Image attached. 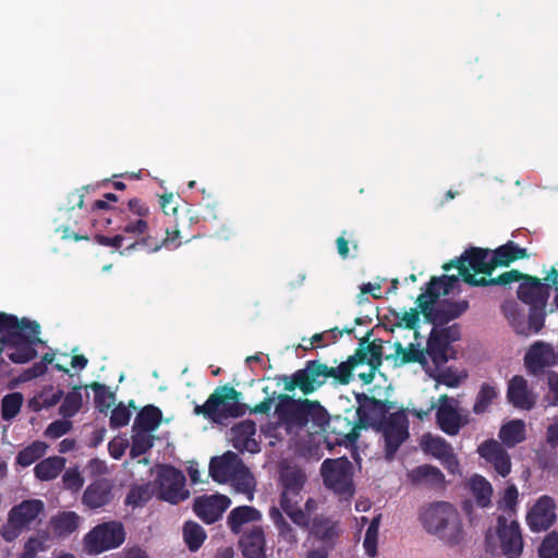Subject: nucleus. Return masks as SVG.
Here are the masks:
<instances>
[{"label": "nucleus", "mask_w": 558, "mask_h": 558, "mask_svg": "<svg viewBox=\"0 0 558 558\" xmlns=\"http://www.w3.org/2000/svg\"><path fill=\"white\" fill-rule=\"evenodd\" d=\"M354 367L345 360L337 367H329L318 360L306 361L305 366L292 375L277 376L278 384L283 383V389L292 392L295 389L304 396H308L324 386L328 378L335 379L340 385H348L353 376Z\"/></svg>", "instance_id": "1"}, {"label": "nucleus", "mask_w": 558, "mask_h": 558, "mask_svg": "<svg viewBox=\"0 0 558 558\" xmlns=\"http://www.w3.org/2000/svg\"><path fill=\"white\" fill-rule=\"evenodd\" d=\"M277 399L275 414L287 430H301L311 424V428L317 432L324 426L326 409L319 401L307 398L294 399L287 393L278 395Z\"/></svg>", "instance_id": "2"}, {"label": "nucleus", "mask_w": 558, "mask_h": 558, "mask_svg": "<svg viewBox=\"0 0 558 558\" xmlns=\"http://www.w3.org/2000/svg\"><path fill=\"white\" fill-rule=\"evenodd\" d=\"M420 520L424 529L434 535H439L453 546L463 539V526L459 512L447 501H435L422 508Z\"/></svg>", "instance_id": "3"}, {"label": "nucleus", "mask_w": 558, "mask_h": 558, "mask_svg": "<svg viewBox=\"0 0 558 558\" xmlns=\"http://www.w3.org/2000/svg\"><path fill=\"white\" fill-rule=\"evenodd\" d=\"M241 392L230 385L217 387L202 405H195L194 414L213 422L243 416L248 407L240 402Z\"/></svg>", "instance_id": "4"}, {"label": "nucleus", "mask_w": 558, "mask_h": 558, "mask_svg": "<svg viewBox=\"0 0 558 558\" xmlns=\"http://www.w3.org/2000/svg\"><path fill=\"white\" fill-rule=\"evenodd\" d=\"M325 487L332 490L341 500H349L355 493L353 465L347 457L326 459L320 465Z\"/></svg>", "instance_id": "5"}, {"label": "nucleus", "mask_w": 558, "mask_h": 558, "mask_svg": "<svg viewBox=\"0 0 558 558\" xmlns=\"http://www.w3.org/2000/svg\"><path fill=\"white\" fill-rule=\"evenodd\" d=\"M45 510L40 499H27L11 508L8 521L0 529V535L5 542L15 541L33 521Z\"/></svg>", "instance_id": "6"}, {"label": "nucleus", "mask_w": 558, "mask_h": 558, "mask_svg": "<svg viewBox=\"0 0 558 558\" xmlns=\"http://www.w3.org/2000/svg\"><path fill=\"white\" fill-rule=\"evenodd\" d=\"M125 541V530L119 521H108L94 526L84 537V547L89 555L118 548Z\"/></svg>", "instance_id": "7"}, {"label": "nucleus", "mask_w": 558, "mask_h": 558, "mask_svg": "<svg viewBox=\"0 0 558 558\" xmlns=\"http://www.w3.org/2000/svg\"><path fill=\"white\" fill-rule=\"evenodd\" d=\"M209 474L218 483L236 480L241 476L243 490L246 493H252L253 490L254 478L250 475L248 470L239 456L232 451H228L221 457L213 458L209 463Z\"/></svg>", "instance_id": "8"}, {"label": "nucleus", "mask_w": 558, "mask_h": 558, "mask_svg": "<svg viewBox=\"0 0 558 558\" xmlns=\"http://www.w3.org/2000/svg\"><path fill=\"white\" fill-rule=\"evenodd\" d=\"M545 307L546 305L530 306L527 319L513 300L504 302L501 311L518 335L530 336L543 329L546 317Z\"/></svg>", "instance_id": "9"}, {"label": "nucleus", "mask_w": 558, "mask_h": 558, "mask_svg": "<svg viewBox=\"0 0 558 558\" xmlns=\"http://www.w3.org/2000/svg\"><path fill=\"white\" fill-rule=\"evenodd\" d=\"M325 420L324 426L319 427L318 430L325 433V441L328 449H332L336 446H344L347 448L355 446L362 429L357 428V421L354 422L342 415L330 416L327 411Z\"/></svg>", "instance_id": "10"}, {"label": "nucleus", "mask_w": 558, "mask_h": 558, "mask_svg": "<svg viewBox=\"0 0 558 558\" xmlns=\"http://www.w3.org/2000/svg\"><path fill=\"white\" fill-rule=\"evenodd\" d=\"M385 441V457L392 460L401 445L409 438V420L403 410L390 413L376 429Z\"/></svg>", "instance_id": "11"}, {"label": "nucleus", "mask_w": 558, "mask_h": 558, "mask_svg": "<svg viewBox=\"0 0 558 558\" xmlns=\"http://www.w3.org/2000/svg\"><path fill=\"white\" fill-rule=\"evenodd\" d=\"M359 404L356 409L357 428L365 429L372 427L376 429L387 420L390 410L396 408V403L390 400H379L365 393L355 396Z\"/></svg>", "instance_id": "12"}, {"label": "nucleus", "mask_w": 558, "mask_h": 558, "mask_svg": "<svg viewBox=\"0 0 558 558\" xmlns=\"http://www.w3.org/2000/svg\"><path fill=\"white\" fill-rule=\"evenodd\" d=\"M416 304L421 310L424 318L434 325L439 327L449 322L460 317L469 308V302L466 300L450 302L444 301L438 305L430 304V301H426V295H418Z\"/></svg>", "instance_id": "13"}, {"label": "nucleus", "mask_w": 558, "mask_h": 558, "mask_svg": "<svg viewBox=\"0 0 558 558\" xmlns=\"http://www.w3.org/2000/svg\"><path fill=\"white\" fill-rule=\"evenodd\" d=\"M490 256L489 248L470 247L465 250L459 258L446 263L442 268L446 271L451 268H457L461 277L464 270H466L468 274H471V270H473L474 276L476 274H483L490 277L494 271Z\"/></svg>", "instance_id": "14"}, {"label": "nucleus", "mask_w": 558, "mask_h": 558, "mask_svg": "<svg viewBox=\"0 0 558 558\" xmlns=\"http://www.w3.org/2000/svg\"><path fill=\"white\" fill-rule=\"evenodd\" d=\"M185 481L182 471L169 464L162 465L156 480L160 498L174 505L186 499L190 493L184 489Z\"/></svg>", "instance_id": "15"}, {"label": "nucleus", "mask_w": 558, "mask_h": 558, "mask_svg": "<svg viewBox=\"0 0 558 558\" xmlns=\"http://www.w3.org/2000/svg\"><path fill=\"white\" fill-rule=\"evenodd\" d=\"M40 332V326L37 322L22 318L21 320L11 314L0 312V333L3 335L4 341L19 340H40L37 336Z\"/></svg>", "instance_id": "16"}, {"label": "nucleus", "mask_w": 558, "mask_h": 558, "mask_svg": "<svg viewBox=\"0 0 558 558\" xmlns=\"http://www.w3.org/2000/svg\"><path fill=\"white\" fill-rule=\"evenodd\" d=\"M496 535L504 555L515 558L522 555L524 543L520 524L517 520L509 522L505 515H498L496 520Z\"/></svg>", "instance_id": "17"}, {"label": "nucleus", "mask_w": 558, "mask_h": 558, "mask_svg": "<svg viewBox=\"0 0 558 558\" xmlns=\"http://www.w3.org/2000/svg\"><path fill=\"white\" fill-rule=\"evenodd\" d=\"M128 210L136 218H133L129 214L121 211V214L124 215V217L121 218L123 223L117 225L116 229L121 230L124 233L138 236V239L146 236L148 234V222L146 220V218L149 216L148 205L140 198H132L128 202Z\"/></svg>", "instance_id": "18"}, {"label": "nucleus", "mask_w": 558, "mask_h": 558, "mask_svg": "<svg viewBox=\"0 0 558 558\" xmlns=\"http://www.w3.org/2000/svg\"><path fill=\"white\" fill-rule=\"evenodd\" d=\"M558 363V352L551 344L544 341L534 342L525 353L524 365L532 375L541 374L544 368Z\"/></svg>", "instance_id": "19"}, {"label": "nucleus", "mask_w": 558, "mask_h": 558, "mask_svg": "<svg viewBox=\"0 0 558 558\" xmlns=\"http://www.w3.org/2000/svg\"><path fill=\"white\" fill-rule=\"evenodd\" d=\"M231 500L225 495H203L195 498L193 511L205 523L217 522L230 507Z\"/></svg>", "instance_id": "20"}, {"label": "nucleus", "mask_w": 558, "mask_h": 558, "mask_svg": "<svg viewBox=\"0 0 558 558\" xmlns=\"http://www.w3.org/2000/svg\"><path fill=\"white\" fill-rule=\"evenodd\" d=\"M556 504L549 496H542L530 509L526 522L531 531L542 532L548 530L556 521Z\"/></svg>", "instance_id": "21"}, {"label": "nucleus", "mask_w": 558, "mask_h": 558, "mask_svg": "<svg viewBox=\"0 0 558 558\" xmlns=\"http://www.w3.org/2000/svg\"><path fill=\"white\" fill-rule=\"evenodd\" d=\"M113 484L108 478L93 481L84 490L82 504L90 510L102 508L113 498Z\"/></svg>", "instance_id": "22"}, {"label": "nucleus", "mask_w": 558, "mask_h": 558, "mask_svg": "<svg viewBox=\"0 0 558 558\" xmlns=\"http://www.w3.org/2000/svg\"><path fill=\"white\" fill-rule=\"evenodd\" d=\"M549 286L537 277L525 275L518 288V298L529 306L546 305L549 296Z\"/></svg>", "instance_id": "23"}, {"label": "nucleus", "mask_w": 558, "mask_h": 558, "mask_svg": "<svg viewBox=\"0 0 558 558\" xmlns=\"http://www.w3.org/2000/svg\"><path fill=\"white\" fill-rule=\"evenodd\" d=\"M478 453L489 462L495 471L506 477L511 471V460L507 450L497 440L490 439L484 441L478 447Z\"/></svg>", "instance_id": "24"}, {"label": "nucleus", "mask_w": 558, "mask_h": 558, "mask_svg": "<svg viewBox=\"0 0 558 558\" xmlns=\"http://www.w3.org/2000/svg\"><path fill=\"white\" fill-rule=\"evenodd\" d=\"M239 548L244 558H267L264 529L254 525L243 532L239 538Z\"/></svg>", "instance_id": "25"}, {"label": "nucleus", "mask_w": 558, "mask_h": 558, "mask_svg": "<svg viewBox=\"0 0 558 558\" xmlns=\"http://www.w3.org/2000/svg\"><path fill=\"white\" fill-rule=\"evenodd\" d=\"M279 481L282 486L280 501L287 502V500L291 499H301V492L306 481V476L301 469L296 466L282 468Z\"/></svg>", "instance_id": "26"}, {"label": "nucleus", "mask_w": 558, "mask_h": 558, "mask_svg": "<svg viewBox=\"0 0 558 558\" xmlns=\"http://www.w3.org/2000/svg\"><path fill=\"white\" fill-rule=\"evenodd\" d=\"M507 399L515 409L525 411L532 410L536 403L526 379L520 375H515L509 380Z\"/></svg>", "instance_id": "27"}, {"label": "nucleus", "mask_w": 558, "mask_h": 558, "mask_svg": "<svg viewBox=\"0 0 558 558\" xmlns=\"http://www.w3.org/2000/svg\"><path fill=\"white\" fill-rule=\"evenodd\" d=\"M256 424L252 420H244L231 428L232 446L240 452L248 451L251 453L260 450L259 444L255 440Z\"/></svg>", "instance_id": "28"}, {"label": "nucleus", "mask_w": 558, "mask_h": 558, "mask_svg": "<svg viewBox=\"0 0 558 558\" xmlns=\"http://www.w3.org/2000/svg\"><path fill=\"white\" fill-rule=\"evenodd\" d=\"M425 356L429 357L438 369L450 360H454L457 355V351L452 345H449L438 333L436 330H430L429 336L427 338L426 348L424 349Z\"/></svg>", "instance_id": "29"}, {"label": "nucleus", "mask_w": 558, "mask_h": 558, "mask_svg": "<svg viewBox=\"0 0 558 558\" xmlns=\"http://www.w3.org/2000/svg\"><path fill=\"white\" fill-rule=\"evenodd\" d=\"M440 405L436 412V420L439 428L449 436L458 435L462 426L461 416L451 404H448V397L440 398Z\"/></svg>", "instance_id": "30"}, {"label": "nucleus", "mask_w": 558, "mask_h": 558, "mask_svg": "<svg viewBox=\"0 0 558 558\" xmlns=\"http://www.w3.org/2000/svg\"><path fill=\"white\" fill-rule=\"evenodd\" d=\"M490 254L494 270L497 267H508L511 263L518 259L529 257L526 248L520 247L513 241H508L507 243L498 246L494 251H490Z\"/></svg>", "instance_id": "31"}, {"label": "nucleus", "mask_w": 558, "mask_h": 558, "mask_svg": "<svg viewBox=\"0 0 558 558\" xmlns=\"http://www.w3.org/2000/svg\"><path fill=\"white\" fill-rule=\"evenodd\" d=\"M408 478L413 485L425 484L430 487H442L445 484V475L442 472L432 464H423L412 469L408 473Z\"/></svg>", "instance_id": "32"}, {"label": "nucleus", "mask_w": 558, "mask_h": 558, "mask_svg": "<svg viewBox=\"0 0 558 558\" xmlns=\"http://www.w3.org/2000/svg\"><path fill=\"white\" fill-rule=\"evenodd\" d=\"M525 275L517 269L505 271L497 277H481L476 278L472 274H468L466 270L462 272V280L472 287H487V286H508L512 282H518L523 279Z\"/></svg>", "instance_id": "33"}, {"label": "nucleus", "mask_w": 558, "mask_h": 558, "mask_svg": "<svg viewBox=\"0 0 558 558\" xmlns=\"http://www.w3.org/2000/svg\"><path fill=\"white\" fill-rule=\"evenodd\" d=\"M262 520L259 510L252 506H239L233 508L227 517V525L230 531L238 535L242 532L244 524Z\"/></svg>", "instance_id": "34"}, {"label": "nucleus", "mask_w": 558, "mask_h": 558, "mask_svg": "<svg viewBox=\"0 0 558 558\" xmlns=\"http://www.w3.org/2000/svg\"><path fill=\"white\" fill-rule=\"evenodd\" d=\"M180 236V231L174 229L172 231L169 228H166V236L163 239H159L156 235L147 234L146 236H142L128 245L125 247L126 252H131L133 250L143 248L148 253H154L159 251L163 246H168L169 244L177 241Z\"/></svg>", "instance_id": "35"}, {"label": "nucleus", "mask_w": 558, "mask_h": 558, "mask_svg": "<svg viewBox=\"0 0 558 558\" xmlns=\"http://www.w3.org/2000/svg\"><path fill=\"white\" fill-rule=\"evenodd\" d=\"M498 437L501 440V445L508 448L515 447L526 438L525 422L515 418L505 423L499 429Z\"/></svg>", "instance_id": "36"}, {"label": "nucleus", "mask_w": 558, "mask_h": 558, "mask_svg": "<svg viewBox=\"0 0 558 558\" xmlns=\"http://www.w3.org/2000/svg\"><path fill=\"white\" fill-rule=\"evenodd\" d=\"M162 420V412L159 408L148 404L143 407L135 416L132 429L153 433Z\"/></svg>", "instance_id": "37"}, {"label": "nucleus", "mask_w": 558, "mask_h": 558, "mask_svg": "<svg viewBox=\"0 0 558 558\" xmlns=\"http://www.w3.org/2000/svg\"><path fill=\"white\" fill-rule=\"evenodd\" d=\"M64 466L65 459L53 456L37 463L34 468V474L40 481H52L59 476Z\"/></svg>", "instance_id": "38"}, {"label": "nucleus", "mask_w": 558, "mask_h": 558, "mask_svg": "<svg viewBox=\"0 0 558 558\" xmlns=\"http://www.w3.org/2000/svg\"><path fill=\"white\" fill-rule=\"evenodd\" d=\"M50 525L58 536H69L80 525V515L74 511H63L51 518Z\"/></svg>", "instance_id": "39"}, {"label": "nucleus", "mask_w": 558, "mask_h": 558, "mask_svg": "<svg viewBox=\"0 0 558 558\" xmlns=\"http://www.w3.org/2000/svg\"><path fill=\"white\" fill-rule=\"evenodd\" d=\"M1 341L3 344L12 347L13 350L8 354V357L13 363L24 364L37 355V351L33 348L35 340L4 341L2 337Z\"/></svg>", "instance_id": "40"}, {"label": "nucleus", "mask_w": 558, "mask_h": 558, "mask_svg": "<svg viewBox=\"0 0 558 558\" xmlns=\"http://www.w3.org/2000/svg\"><path fill=\"white\" fill-rule=\"evenodd\" d=\"M395 353L400 360V365L410 363H418L424 369L427 371L428 360L425 356L424 349H420L417 345L410 343L404 348L400 342L395 343Z\"/></svg>", "instance_id": "41"}, {"label": "nucleus", "mask_w": 558, "mask_h": 558, "mask_svg": "<svg viewBox=\"0 0 558 558\" xmlns=\"http://www.w3.org/2000/svg\"><path fill=\"white\" fill-rule=\"evenodd\" d=\"M311 532L320 541L330 542L338 536V523L327 515L317 514L312 521Z\"/></svg>", "instance_id": "42"}, {"label": "nucleus", "mask_w": 558, "mask_h": 558, "mask_svg": "<svg viewBox=\"0 0 558 558\" xmlns=\"http://www.w3.org/2000/svg\"><path fill=\"white\" fill-rule=\"evenodd\" d=\"M470 489L478 507L486 508L490 506L493 487L484 476L473 475L470 480Z\"/></svg>", "instance_id": "43"}, {"label": "nucleus", "mask_w": 558, "mask_h": 558, "mask_svg": "<svg viewBox=\"0 0 558 558\" xmlns=\"http://www.w3.org/2000/svg\"><path fill=\"white\" fill-rule=\"evenodd\" d=\"M498 398V391L495 385L489 383H483L476 395L473 413L476 415L484 414L488 411L493 402Z\"/></svg>", "instance_id": "44"}, {"label": "nucleus", "mask_w": 558, "mask_h": 558, "mask_svg": "<svg viewBox=\"0 0 558 558\" xmlns=\"http://www.w3.org/2000/svg\"><path fill=\"white\" fill-rule=\"evenodd\" d=\"M207 535L205 530L194 521H187L183 525V538L191 551H197L204 544Z\"/></svg>", "instance_id": "45"}, {"label": "nucleus", "mask_w": 558, "mask_h": 558, "mask_svg": "<svg viewBox=\"0 0 558 558\" xmlns=\"http://www.w3.org/2000/svg\"><path fill=\"white\" fill-rule=\"evenodd\" d=\"M48 445L41 440H35L21 451H19L15 460L21 466H29L39 460L46 453Z\"/></svg>", "instance_id": "46"}, {"label": "nucleus", "mask_w": 558, "mask_h": 558, "mask_svg": "<svg viewBox=\"0 0 558 558\" xmlns=\"http://www.w3.org/2000/svg\"><path fill=\"white\" fill-rule=\"evenodd\" d=\"M81 389V386H76L65 396L63 395V401L59 408V414L62 415V417H73L82 409L83 397Z\"/></svg>", "instance_id": "47"}, {"label": "nucleus", "mask_w": 558, "mask_h": 558, "mask_svg": "<svg viewBox=\"0 0 558 558\" xmlns=\"http://www.w3.org/2000/svg\"><path fill=\"white\" fill-rule=\"evenodd\" d=\"M155 436L148 432L133 429L132 442L130 448V456L136 459L147 453L154 446Z\"/></svg>", "instance_id": "48"}, {"label": "nucleus", "mask_w": 558, "mask_h": 558, "mask_svg": "<svg viewBox=\"0 0 558 558\" xmlns=\"http://www.w3.org/2000/svg\"><path fill=\"white\" fill-rule=\"evenodd\" d=\"M269 517L274 522L278 536L286 541L289 544H293L298 542L296 534L291 524L284 519L281 511L277 507H271L269 509Z\"/></svg>", "instance_id": "49"}, {"label": "nucleus", "mask_w": 558, "mask_h": 558, "mask_svg": "<svg viewBox=\"0 0 558 558\" xmlns=\"http://www.w3.org/2000/svg\"><path fill=\"white\" fill-rule=\"evenodd\" d=\"M86 388H90L94 391V401L97 410L100 413H107L116 400L114 393L109 391L105 384L97 381L90 383Z\"/></svg>", "instance_id": "50"}, {"label": "nucleus", "mask_w": 558, "mask_h": 558, "mask_svg": "<svg viewBox=\"0 0 558 558\" xmlns=\"http://www.w3.org/2000/svg\"><path fill=\"white\" fill-rule=\"evenodd\" d=\"M24 397L21 392H11L1 400V417L11 421L17 416L23 405Z\"/></svg>", "instance_id": "51"}, {"label": "nucleus", "mask_w": 558, "mask_h": 558, "mask_svg": "<svg viewBox=\"0 0 558 558\" xmlns=\"http://www.w3.org/2000/svg\"><path fill=\"white\" fill-rule=\"evenodd\" d=\"M300 500L301 499H291L287 500V502L280 501V507L294 524L300 527L307 529L311 520L308 514L299 507Z\"/></svg>", "instance_id": "52"}, {"label": "nucleus", "mask_w": 558, "mask_h": 558, "mask_svg": "<svg viewBox=\"0 0 558 558\" xmlns=\"http://www.w3.org/2000/svg\"><path fill=\"white\" fill-rule=\"evenodd\" d=\"M422 448L426 453L432 454L436 459L442 458L445 454H447L450 450H452V447L449 442H447L441 437H434L430 435H426L422 439Z\"/></svg>", "instance_id": "53"}, {"label": "nucleus", "mask_w": 558, "mask_h": 558, "mask_svg": "<svg viewBox=\"0 0 558 558\" xmlns=\"http://www.w3.org/2000/svg\"><path fill=\"white\" fill-rule=\"evenodd\" d=\"M519 492L514 484H510L505 489L498 500V509L506 511L510 517L515 514L518 507Z\"/></svg>", "instance_id": "54"}, {"label": "nucleus", "mask_w": 558, "mask_h": 558, "mask_svg": "<svg viewBox=\"0 0 558 558\" xmlns=\"http://www.w3.org/2000/svg\"><path fill=\"white\" fill-rule=\"evenodd\" d=\"M378 530H379V518H374L369 523L364 541L363 547L365 553L369 557H375L377 555V539H378Z\"/></svg>", "instance_id": "55"}, {"label": "nucleus", "mask_w": 558, "mask_h": 558, "mask_svg": "<svg viewBox=\"0 0 558 558\" xmlns=\"http://www.w3.org/2000/svg\"><path fill=\"white\" fill-rule=\"evenodd\" d=\"M48 535L46 533L29 537L24 545V550L19 558H36L38 553L47 549Z\"/></svg>", "instance_id": "56"}, {"label": "nucleus", "mask_w": 558, "mask_h": 558, "mask_svg": "<svg viewBox=\"0 0 558 558\" xmlns=\"http://www.w3.org/2000/svg\"><path fill=\"white\" fill-rule=\"evenodd\" d=\"M538 558H558V532L553 531L545 536L538 548Z\"/></svg>", "instance_id": "57"}, {"label": "nucleus", "mask_w": 558, "mask_h": 558, "mask_svg": "<svg viewBox=\"0 0 558 558\" xmlns=\"http://www.w3.org/2000/svg\"><path fill=\"white\" fill-rule=\"evenodd\" d=\"M437 383L449 388H456L461 384V376L451 367L439 371L435 367V372L429 374Z\"/></svg>", "instance_id": "58"}, {"label": "nucleus", "mask_w": 558, "mask_h": 558, "mask_svg": "<svg viewBox=\"0 0 558 558\" xmlns=\"http://www.w3.org/2000/svg\"><path fill=\"white\" fill-rule=\"evenodd\" d=\"M366 352L368 355L367 365L372 368H379L383 364V341L375 339L367 343Z\"/></svg>", "instance_id": "59"}, {"label": "nucleus", "mask_w": 558, "mask_h": 558, "mask_svg": "<svg viewBox=\"0 0 558 558\" xmlns=\"http://www.w3.org/2000/svg\"><path fill=\"white\" fill-rule=\"evenodd\" d=\"M131 418L130 410L123 405V403H119L112 411L110 415V427L111 428H120L129 424Z\"/></svg>", "instance_id": "60"}, {"label": "nucleus", "mask_w": 558, "mask_h": 558, "mask_svg": "<svg viewBox=\"0 0 558 558\" xmlns=\"http://www.w3.org/2000/svg\"><path fill=\"white\" fill-rule=\"evenodd\" d=\"M72 428V422L69 420H57L50 423L46 430L45 436L51 439H57L68 434Z\"/></svg>", "instance_id": "61"}, {"label": "nucleus", "mask_w": 558, "mask_h": 558, "mask_svg": "<svg viewBox=\"0 0 558 558\" xmlns=\"http://www.w3.org/2000/svg\"><path fill=\"white\" fill-rule=\"evenodd\" d=\"M62 482L66 489L74 493L78 492L84 485V478L77 469H68L63 473Z\"/></svg>", "instance_id": "62"}, {"label": "nucleus", "mask_w": 558, "mask_h": 558, "mask_svg": "<svg viewBox=\"0 0 558 558\" xmlns=\"http://www.w3.org/2000/svg\"><path fill=\"white\" fill-rule=\"evenodd\" d=\"M38 393L41 396V401L45 409H50L54 407L63 398V390H54L53 386L51 385L44 387V389Z\"/></svg>", "instance_id": "63"}, {"label": "nucleus", "mask_w": 558, "mask_h": 558, "mask_svg": "<svg viewBox=\"0 0 558 558\" xmlns=\"http://www.w3.org/2000/svg\"><path fill=\"white\" fill-rule=\"evenodd\" d=\"M547 385L549 392L546 396V401L549 405H558V373H548Z\"/></svg>", "instance_id": "64"}]
</instances>
